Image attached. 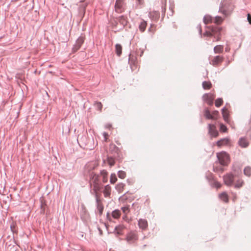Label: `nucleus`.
Here are the masks:
<instances>
[{"label": "nucleus", "mask_w": 251, "mask_h": 251, "mask_svg": "<svg viewBox=\"0 0 251 251\" xmlns=\"http://www.w3.org/2000/svg\"><path fill=\"white\" fill-rule=\"evenodd\" d=\"M97 107L99 109H101L102 108V104L100 102H97L96 104Z\"/></svg>", "instance_id": "43"}, {"label": "nucleus", "mask_w": 251, "mask_h": 251, "mask_svg": "<svg viewBox=\"0 0 251 251\" xmlns=\"http://www.w3.org/2000/svg\"><path fill=\"white\" fill-rule=\"evenodd\" d=\"M106 128H110L111 127V126L110 125H107L106 126Z\"/></svg>", "instance_id": "49"}, {"label": "nucleus", "mask_w": 251, "mask_h": 251, "mask_svg": "<svg viewBox=\"0 0 251 251\" xmlns=\"http://www.w3.org/2000/svg\"><path fill=\"white\" fill-rule=\"evenodd\" d=\"M92 186L93 187V190L97 194L98 191L100 189V183H93Z\"/></svg>", "instance_id": "28"}, {"label": "nucleus", "mask_w": 251, "mask_h": 251, "mask_svg": "<svg viewBox=\"0 0 251 251\" xmlns=\"http://www.w3.org/2000/svg\"><path fill=\"white\" fill-rule=\"evenodd\" d=\"M111 187L109 185H107L104 187L103 194L105 197H108L111 195Z\"/></svg>", "instance_id": "15"}, {"label": "nucleus", "mask_w": 251, "mask_h": 251, "mask_svg": "<svg viewBox=\"0 0 251 251\" xmlns=\"http://www.w3.org/2000/svg\"><path fill=\"white\" fill-rule=\"evenodd\" d=\"M220 130L222 132H226L227 131V129L225 125H224L223 124H221Z\"/></svg>", "instance_id": "38"}, {"label": "nucleus", "mask_w": 251, "mask_h": 251, "mask_svg": "<svg viewBox=\"0 0 251 251\" xmlns=\"http://www.w3.org/2000/svg\"><path fill=\"white\" fill-rule=\"evenodd\" d=\"M224 46L223 45H217L214 48V51L215 53H221L223 52Z\"/></svg>", "instance_id": "20"}, {"label": "nucleus", "mask_w": 251, "mask_h": 251, "mask_svg": "<svg viewBox=\"0 0 251 251\" xmlns=\"http://www.w3.org/2000/svg\"><path fill=\"white\" fill-rule=\"evenodd\" d=\"M203 88L204 90H209L212 88V83L210 81H203L202 84Z\"/></svg>", "instance_id": "18"}, {"label": "nucleus", "mask_w": 251, "mask_h": 251, "mask_svg": "<svg viewBox=\"0 0 251 251\" xmlns=\"http://www.w3.org/2000/svg\"><path fill=\"white\" fill-rule=\"evenodd\" d=\"M199 31H200V33H201V32H202V29H201V26H199Z\"/></svg>", "instance_id": "47"}, {"label": "nucleus", "mask_w": 251, "mask_h": 251, "mask_svg": "<svg viewBox=\"0 0 251 251\" xmlns=\"http://www.w3.org/2000/svg\"><path fill=\"white\" fill-rule=\"evenodd\" d=\"M207 28L209 30H206L203 34L204 36H214L216 37V33L217 32H220L222 30V27H213V26H207Z\"/></svg>", "instance_id": "3"}, {"label": "nucleus", "mask_w": 251, "mask_h": 251, "mask_svg": "<svg viewBox=\"0 0 251 251\" xmlns=\"http://www.w3.org/2000/svg\"><path fill=\"white\" fill-rule=\"evenodd\" d=\"M126 0H116L115 4V10L118 13H121L124 11Z\"/></svg>", "instance_id": "5"}, {"label": "nucleus", "mask_w": 251, "mask_h": 251, "mask_svg": "<svg viewBox=\"0 0 251 251\" xmlns=\"http://www.w3.org/2000/svg\"><path fill=\"white\" fill-rule=\"evenodd\" d=\"M222 110H226V109L224 108L222 109Z\"/></svg>", "instance_id": "52"}, {"label": "nucleus", "mask_w": 251, "mask_h": 251, "mask_svg": "<svg viewBox=\"0 0 251 251\" xmlns=\"http://www.w3.org/2000/svg\"><path fill=\"white\" fill-rule=\"evenodd\" d=\"M103 136H104V138H105V141H106L107 139L108 136V134H107V133H106V132H104V133H103Z\"/></svg>", "instance_id": "44"}, {"label": "nucleus", "mask_w": 251, "mask_h": 251, "mask_svg": "<svg viewBox=\"0 0 251 251\" xmlns=\"http://www.w3.org/2000/svg\"><path fill=\"white\" fill-rule=\"evenodd\" d=\"M209 133L213 137H216L218 136V132L217 130L216 127L213 125H209Z\"/></svg>", "instance_id": "9"}, {"label": "nucleus", "mask_w": 251, "mask_h": 251, "mask_svg": "<svg viewBox=\"0 0 251 251\" xmlns=\"http://www.w3.org/2000/svg\"><path fill=\"white\" fill-rule=\"evenodd\" d=\"M226 51L227 52H228L229 51V49H228L227 48H226Z\"/></svg>", "instance_id": "50"}, {"label": "nucleus", "mask_w": 251, "mask_h": 251, "mask_svg": "<svg viewBox=\"0 0 251 251\" xmlns=\"http://www.w3.org/2000/svg\"><path fill=\"white\" fill-rule=\"evenodd\" d=\"M115 52L118 56H120L122 52V47L120 44H116L115 45Z\"/></svg>", "instance_id": "21"}, {"label": "nucleus", "mask_w": 251, "mask_h": 251, "mask_svg": "<svg viewBox=\"0 0 251 251\" xmlns=\"http://www.w3.org/2000/svg\"><path fill=\"white\" fill-rule=\"evenodd\" d=\"M204 116L207 119L216 120L218 117V111H205Z\"/></svg>", "instance_id": "6"}, {"label": "nucleus", "mask_w": 251, "mask_h": 251, "mask_svg": "<svg viewBox=\"0 0 251 251\" xmlns=\"http://www.w3.org/2000/svg\"><path fill=\"white\" fill-rule=\"evenodd\" d=\"M224 21V19L220 16H216L214 19V23L216 25H221Z\"/></svg>", "instance_id": "25"}, {"label": "nucleus", "mask_w": 251, "mask_h": 251, "mask_svg": "<svg viewBox=\"0 0 251 251\" xmlns=\"http://www.w3.org/2000/svg\"><path fill=\"white\" fill-rule=\"evenodd\" d=\"M221 31H220L219 32H216V37H214L216 39L217 41H219L221 38Z\"/></svg>", "instance_id": "40"}, {"label": "nucleus", "mask_w": 251, "mask_h": 251, "mask_svg": "<svg viewBox=\"0 0 251 251\" xmlns=\"http://www.w3.org/2000/svg\"><path fill=\"white\" fill-rule=\"evenodd\" d=\"M118 177L121 179H124L126 177V173L123 171H120L118 173Z\"/></svg>", "instance_id": "37"}, {"label": "nucleus", "mask_w": 251, "mask_h": 251, "mask_svg": "<svg viewBox=\"0 0 251 251\" xmlns=\"http://www.w3.org/2000/svg\"><path fill=\"white\" fill-rule=\"evenodd\" d=\"M248 20L249 23L251 25V16L250 14H248Z\"/></svg>", "instance_id": "45"}, {"label": "nucleus", "mask_w": 251, "mask_h": 251, "mask_svg": "<svg viewBox=\"0 0 251 251\" xmlns=\"http://www.w3.org/2000/svg\"><path fill=\"white\" fill-rule=\"evenodd\" d=\"M215 98V95L214 93H208L204 94L202 97V99L204 103L208 105H211L213 103V100Z\"/></svg>", "instance_id": "4"}, {"label": "nucleus", "mask_w": 251, "mask_h": 251, "mask_svg": "<svg viewBox=\"0 0 251 251\" xmlns=\"http://www.w3.org/2000/svg\"><path fill=\"white\" fill-rule=\"evenodd\" d=\"M92 183H100L99 176L98 175L93 174L92 176Z\"/></svg>", "instance_id": "24"}, {"label": "nucleus", "mask_w": 251, "mask_h": 251, "mask_svg": "<svg viewBox=\"0 0 251 251\" xmlns=\"http://www.w3.org/2000/svg\"><path fill=\"white\" fill-rule=\"evenodd\" d=\"M100 175L102 177L103 182V183L106 182L108 180V178H107L108 172L106 170H103L102 171H101Z\"/></svg>", "instance_id": "19"}, {"label": "nucleus", "mask_w": 251, "mask_h": 251, "mask_svg": "<svg viewBox=\"0 0 251 251\" xmlns=\"http://www.w3.org/2000/svg\"><path fill=\"white\" fill-rule=\"evenodd\" d=\"M214 185L217 188H220L221 187V183L217 181L214 182Z\"/></svg>", "instance_id": "42"}, {"label": "nucleus", "mask_w": 251, "mask_h": 251, "mask_svg": "<svg viewBox=\"0 0 251 251\" xmlns=\"http://www.w3.org/2000/svg\"><path fill=\"white\" fill-rule=\"evenodd\" d=\"M124 227L123 226H118L115 227V231L118 235L122 234V231L124 229Z\"/></svg>", "instance_id": "29"}, {"label": "nucleus", "mask_w": 251, "mask_h": 251, "mask_svg": "<svg viewBox=\"0 0 251 251\" xmlns=\"http://www.w3.org/2000/svg\"><path fill=\"white\" fill-rule=\"evenodd\" d=\"M233 9L234 6L231 0H223L219 8V12L226 17L231 14Z\"/></svg>", "instance_id": "1"}, {"label": "nucleus", "mask_w": 251, "mask_h": 251, "mask_svg": "<svg viewBox=\"0 0 251 251\" xmlns=\"http://www.w3.org/2000/svg\"><path fill=\"white\" fill-rule=\"evenodd\" d=\"M121 215V212L119 210H115L112 213V216L114 219H118L120 217Z\"/></svg>", "instance_id": "26"}, {"label": "nucleus", "mask_w": 251, "mask_h": 251, "mask_svg": "<svg viewBox=\"0 0 251 251\" xmlns=\"http://www.w3.org/2000/svg\"><path fill=\"white\" fill-rule=\"evenodd\" d=\"M117 180L116 176L115 174H112L110 176V182L111 184H114Z\"/></svg>", "instance_id": "33"}, {"label": "nucleus", "mask_w": 251, "mask_h": 251, "mask_svg": "<svg viewBox=\"0 0 251 251\" xmlns=\"http://www.w3.org/2000/svg\"><path fill=\"white\" fill-rule=\"evenodd\" d=\"M223 104V100L222 98H218L215 100V105L218 108Z\"/></svg>", "instance_id": "30"}, {"label": "nucleus", "mask_w": 251, "mask_h": 251, "mask_svg": "<svg viewBox=\"0 0 251 251\" xmlns=\"http://www.w3.org/2000/svg\"><path fill=\"white\" fill-rule=\"evenodd\" d=\"M125 185L123 183H119L116 186V189L117 191L121 193L123 191Z\"/></svg>", "instance_id": "34"}, {"label": "nucleus", "mask_w": 251, "mask_h": 251, "mask_svg": "<svg viewBox=\"0 0 251 251\" xmlns=\"http://www.w3.org/2000/svg\"><path fill=\"white\" fill-rule=\"evenodd\" d=\"M97 201H98L97 208L100 212V214L101 215L102 213V211L103 210V207L100 201H99L98 200Z\"/></svg>", "instance_id": "32"}, {"label": "nucleus", "mask_w": 251, "mask_h": 251, "mask_svg": "<svg viewBox=\"0 0 251 251\" xmlns=\"http://www.w3.org/2000/svg\"><path fill=\"white\" fill-rule=\"evenodd\" d=\"M108 162L111 166L114 165L115 164V161L112 158H108Z\"/></svg>", "instance_id": "41"}, {"label": "nucleus", "mask_w": 251, "mask_h": 251, "mask_svg": "<svg viewBox=\"0 0 251 251\" xmlns=\"http://www.w3.org/2000/svg\"><path fill=\"white\" fill-rule=\"evenodd\" d=\"M122 210L123 212L126 214H127L129 212V209L128 206L123 207L122 208Z\"/></svg>", "instance_id": "39"}, {"label": "nucleus", "mask_w": 251, "mask_h": 251, "mask_svg": "<svg viewBox=\"0 0 251 251\" xmlns=\"http://www.w3.org/2000/svg\"><path fill=\"white\" fill-rule=\"evenodd\" d=\"M147 25V22L146 21H145L144 20H142L139 25V30L141 32H144L146 28Z\"/></svg>", "instance_id": "23"}, {"label": "nucleus", "mask_w": 251, "mask_h": 251, "mask_svg": "<svg viewBox=\"0 0 251 251\" xmlns=\"http://www.w3.org/2000/svg\"><path fill=\"white\" fill-rule=\"evenodd\" d=\"M119 22L123 25L125 26L127 25V21L126 18L124 16H122L119 17Z\"/></svg>", "instance_id": "27"}, {"label": "nucleus", "mask_w": 251, "mask_h": 251, "mask_svg": "<svg viewBox=\"0 0 251 251\" xmlns=\"http://www.w3.org/2000/svg\"><path fill=\"white\" fill-rule=\"evenodd\" d=\"M223 111V112H222L224 120L226 122H228V121H229V119H228L229 112H228V111Z\"/></svg>", "instance_id": "31"}, {"label": "nucleus", "mask_w": 251, "mask_h": 251, "mask_svg": "<svg viewBox=\"0 0 251 251\" xmlns=\"http://www.w3.org/2000/svg\"><path fill=\"white\" fill-rule=\"evenodd\" d=\"M234 176L231 174H227L224 176V183L227 186H231L233 181Z\"/></svg>", "instance_id": "8"}, {"label": "nucleus", "mask_w": 251, "mask_h": 251, "mask_svg": "<svg viewBox=\"0 0 251 251\" xmlns=\"http://www.w3.org/2000/svg\"><path fill=\"white\" fill-rule=\"evenodd\" d=\"M243 184H244L243 180L242 179H239L236 182L235 184V187L236 188H239L241 187Z\"/></svg>", "instance_id": "36"}, {"label": "nucleus", "mask_w": 251, "mask_h": 251, "mask_svg": "<svg viewBox=\"0 0 251 251\" xmlns=\"http://www.w3.org/2000/svg\"><path fill=\"white\" fill-rule=\"evenodd\" d=\"M138 226L142 229L145 230L148 226V222L145 219H140L138 221Z\"/></svg>", "instance_id": "12"}, {"label": "nucleus", "mask_w": 251, "mask_h": 251, "mask_svg": "<svg viewBox=\"0 0 251 251\" xmlns=\"http://www.w3.org/2000/svg\"><path fill=\"white\" fill-rule=\"evenodd\" d=\"M137 238L136 234L132 232L129 233L126 236V239L128 242H133L136 240Z\"/></svg>", "instance_id": "13"}, {"label": "nucleus", "mask_w": 251, "mask_h": 251, "mask_svg": "<svg viewBox=\"0 0 251 251\" xmlns=\"http://www.w3.org/2000/svg\"><path fill=\"white\" fill-rule=\"evenodd\" d=\"M84 42V38L83 37H79L76 42L75 44V45L73 50L74 51H77L80 48L81 46Z\"/></svg>", "instance_id": "10"}, {"label": "nucleus", "mask_w": 251, "mask_h": 251, "mask_svg": "<svg viewBox=\"0 0 251 251\" xmlns=\"http://www.w3.org/2000/svg\"><path fill=\"white\" fill-rule=\"evenodd\" d=\"M138 0L139 1V3H142L143 0Z\"/></svg>", "instance_id": "51"}, {"label": "nucleus", "mask_w": 251, "mask_h": 251, "mask_svg": "<svg viewBox=\"0 0 251 251\" xmlns=\"http://www.w3.org/2000/svg\"><path fill=\"white\" fill-rule=\"evenodd\" d=\"M153 27V25H151L150 28H149L150 31H152V32H154V29H152V28Z\"/></svg>", "instance_id": "46"}, {"label": "nucleus", "mask_w": 251, "mask_h": 251, "mask_svg": "<svg viewBox=\"0 0 251 251\" xmlns=\"http://www.w3.org/2000/svg\"><path fill=\"white\" fill-rule=\"evenodd\" d=\"M223 60V56L218 55L214 57L211 60L210 63L214 66H217L221 64Z\"/></svg>", "instance_id": "7"}, {"label": "nucleus", "mask_w": 251, "mask_h": 251, "mask_svg": "<svg viewBox=\"0 0 251 251\" xmlns=\"http://www.w3.org/2000/svg\"><path fill=\"white\" fill-rule=\"evenodd\" d=\"M212 21L213 18L210 15H206L203 17V22L206 25L211 23Z\"/></svg>", "instance_id": "17"}, {"label": "nucleus", "mask_w": 251, "mask_h": 251, "mask_svg": "<svg viewBox=\"0 0 251 251\" xmlns=\"http://www.w3.org/2000/svg\"><path fill=\"white\" fill-rule=\"evenodd\" d=\"M149 16L153 20L156 21L159 19L160 14L158 12L153 11L150 13Z\"/></svg>", "instance_id": "14"}, {"label": "nucleus", "mask_w": 251, "mask_h": 251, "mask_svg": "<svg viewBox=\"0 0 251 251\" xmlns=\"http://www.w3.org/2000/svg\"><path fill=\"white\" fill-rule=\"evenodd\" d=\"M230 63V61L229 60H228L226 62V66H227Z\"/></svg>", "instance_id": "48"}, {"label": "nucleus", "mask_w": 251, "mask_h": 251, "mask_svg": "<svg viewBox=\"0 0 251 251\" xmlns=\"http://www.w3.org/2000/svg\"><path fill=\"white\" fill-rule=\"evenodd\" d=\"M217 157L219 163L223 166H227L230 162L229 155L225 151L217 153Z\"/></svg>", "instance_id": "2"}, {"label": "nucleus", "mask_w": 251, "mask_h": 251, "mask_svg": "<svg viewBox=\"0 0 251 251\" xmlns=\"http://www.w3.org/2000/svg\"><path fill=\"white\" fill-rule=\"evenodd\" d=\"M239 145L242 148H246L249 145V143L245 138H242L239 141Z\"/></svg>", "instance_id": "16"}, {"label": "nucleus", "mask_w": 251, "mask_h": 251, "mask_svg": "<svg viewBox=\"0 0 251 251\" xmlns=\"http://www.w3.org/2000/svg\"><path fill=\"white\" fill-rule=\"evenodd\" d=\"M230 143V140L227 138H225L219 140L217 142V145L219 148L224 146L228 145Z\"/></svg>", "instance_id": "11"}, {"label": "nucleus", "mask_w": 251, "mask_h": 251, "mask_svg": "<svg viewBox=\"0 0 251 251\" xmlns=\"http://www.w3.org/2000/svg\"><path fill=\"white\" fill-rule=\"evenodd\" d=\"M244 174L246 176H250L251 175V168L250 167H246L244 170Z\"/></svg>", "instance_id": "35"}, {"label": "nucleus", "mask_w": 251, "mask_h": 251, "mask_svg": "<svg viewBox=\"0 0 251 251\" xmlns=\"http://www.w3.org/2000/svg\"><path fill=\"white\" fill-rule=\"evenodd\" d=\"M219 198L224 202H227L228 201V195L226 193H222L219 195Z\"/></svg>", "instance_id": "22"}]
</instances>
